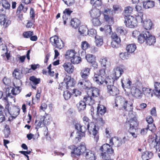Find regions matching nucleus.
<instances>
[{
  "instance_id": "1",
  "label": "nucleus",
  "mask_w": 160,
  "mask_h": 160,
  "mask_svg": "<svg viewBox=\"0 0 160 160\" xmlns=\"http://www.w3.org/2000/svg\"><path fill=\"white\" fill-rule=\"evenodd\" d=\"M83 122V127H82L83 131H86L87 130H88L90 134L92 133V134L94 136V140L97 142L99 139L98 135V128L93 123L91 122L89 118L86 116H84L82 118Z\"/></svg>"
},
{
  "instance_id": "2",
  "label": "nucleus",
  "mask_w": 160,
  "mask_h": 160,
  "mask_svg": "<svg viewBox=\"0 0 160 160\" xmlns=\"http://www.w3.org/2000/svg\"><path fill=\"white\" fill-rule=\"evenodd\" d=\"M116 106H120L121 108L126 111L130 112L132 109V103L128 102L124 97L119 96L116 98Z\"/></svg>"
},
{
  "instance_id": "3",
  "label": "nucleus",
  "mask_w": 160,
  "mask_h": 160,
  "mask_svg": "<svg viewBox=\"0 0 160 160\" xmlns=\"http://www.w3.org/2000/svg\"><path fill=\"white\" fill-rule=\"evenodd\" d=\"M75 83L73 78L68 75H66L64 78L63 81L59 84L58 88L61 90L63 89H67L68 87L73 86Z\"/></svg>"
},
{
  "instance_id": "4",
  "label": "nucleus",
  "mask_w": 160,
  "mask_h": 160,
  "mask_svg": "<svg viewBox=\"0 0 160 160\" xmlns=\"http://www.w3.org/2000/svg\"><path fill=\"white\" fill-rule=\"evenodd\" d=\"M114 80L113 78L109 80L107 86V92L110 95L112 96H116L119 93L118 89L114 86Z\"/></svg>"
},
{
  "instance_id": "5",
  "label": "nucleus",
  "mask_w": 160,
  "mask_h": 160,
  "mask_svg": "<svg viewBox=\"0 0 160 160\" xmlns=\"http://www.w3.org/2000/svg\"><path fill=\"white\" fill-rule=\"evenodd\" d=\"M84 144H85L83 143L78 147L74 145L69 146L68 148L72 150V151L71 152L72 156H74V154L78 156L80 155L81 153L83 154L84 151L86 150V147Z\"/></svg>"
},
{
  "instance_id": "6",
  "label": "nucleus",
  "mask_w": 160,
  "mask_h": 160,
  "mask_svg": "<svg viewBox=\"0 0 160 160\" xmlns=\"http://www.w3.org/2000/svg\"><path fill=\"white\" fill-rule=\"evenodd\" d=\"M50 40L53 46L60 49H62L64 46L63 41L57 36H54L50 38Z\"/></svg>"
},
{
  "instance_id": "7",
  "label": "nucleus",
  "mask_w": 160,
  "mask_h": 160,
  "mask_svg": "<svg viewBox=\"0 0 160 160\" xmlns=\"http://www.w3.org/2000/svg\"><path fill=\"white\" fill-rule=\"evenodd\" d=\"M124 23L125 26L128 28H132L137 25V22L135 18L131 15L126 16L124 17Z\"/></svg>"
},
{
  "instance_id": "8",
  "label": "nucleus",
  "mask_w": 160,
  "mask_h": 160,
  "mask_svg": "<svg viewBox=\"0 0 160 160\" xmlns=\"http://www.w3.org/2000/svg\"><path fill=\"white\" fill-rule=\"evenodd\" d=\"M5 13V10L3 8L0 9V23L4 28H7L11 23L10 20L6 19Z\"/></svg>"
},
{
  "instance_id": "9",
  "label": "nucleus",
  "mask_w": 160,
  "mask_h": 160,
  "mask_svg": "<svg viewBox=\"0 0 160 160\" xmlns=\"http://www.w3.org/2000/svg\"><path fill=\"white\" fill-rule=\"evenodd\" d=\"M125 67L122 65H120L114 68L112 71V75L114 79L117 80L124 72Z\"/></svg>"
},
{
  "instance_id": "10",
  "label": "nucleus",
  "mask_w": 160,
  "mask_h": 160,
  "mask_svg": "<svg viewBox=\"0 0 160 160\" xmlns=\"http://www.w3.org/2000/svg\"><path fill=\"white\" fill-rule=\"evenodd\" d=\"M128 140L126 139V137H124L122 139L115 137L110 140L109 143L112 145H114L117 147L120 146L122 144L124 143Z\"/></svg>"
},
{
  "instance_id": "11",
  "label": "nucleus",
  "mask_w": 160,
  "mask_h": 160,
  "mask_svg": "<svg viewBox=\"0 0 160 160\" xmlns=\"http://www.w3.org/2000/svg\"><path fill=\"white\" fill-rule=\"evenodd\" d=\"M105 77L98 76V72H95L94 76L93 78L94 81L99 85H101L105 83L107 84L109 81H107Z\"/></svg>"
},
{
  "instance_id": "12",
  "label": "nucleus",
  "mask_w": 160,
  "mask_h": 160,
  "mask_svg": "<svg viewBox=\"0 0 160 160\" xmlns=\"http://www.w3.org/2000/svg\"><path fill=\"white\" fill-rule=\"evenodd\" d=\"M83 155L87 160H96V156L95 153L89 149H86Z\"/></svg>"
},
{
  "instance_id": "13",
  "label": "nucleus",
  "mask_w": 160,
  "mask_h": 160,
  "mask_svg": "<svg viewBox=\"0 0 160 160\" xmlns=\"http://www.w3.org/2000/svg\"><path fill=\"white\" fill-rule=\"evenodd\" d=\"M131 92L133 97L138 99H141L143 95L141 90L134 87H133L131 88Z\"/></svg>"
},
{
  "instance_id": "14",
  "label": "nucleus",
  "mask_w": 160,
  "mask_h": 160,
  "mask_svg": "<svg viewBox=\"0 0 160 160\" xmlns=\"http://www.w3.org/2000/svg\"><path fill=\"white\" fill-rule=\"evenodd\" d=\"M145 44L148 45H153L156 42L155 38L148 31Z\"/></svg>"
},
{
  "instance_id": "15",
  "label": "nucleus",
  "mask_w": 160,
  "mask_h": 160,
  "mask_svg": "<svg viewBox=\"0 0 160 160\" xmlns=\"http://www.w3.org/2000/svg\"><path fill=\"white\" fill-rule=\"evenodd\" d=\"M160 133V132L157 133V135H155V137L150 138L149 139V144L151 147L155 148L157 150L158 149V135Z\"/></svg>"
},
{
  "instance_id": "16",
  "label": "nucleus",
  "mask_w": 160,
  "mask_h": 160,
  "mask_svg": "<svg viewBox=\"0 0 160 160\" xmlns=\"http://www.w3.org/2000/svg\"><path fill=\"white\" fill-rule=\"evenodd\" d=\"M90 68L86 67L81 70L80 74L82 78L84 79H87L90 74Z\"/></svg>"
},
{
  "instance_id": "17",
  "label": "nucleus",
  "mask_w": 160,
  "mask_h": 160,
  "mask_svg": "<svg viewBox=\"0 0 160 160\" xmlns=\"http://www.w3.org/2000/svg\"><path fill=\"white\" fill-rule=\"evenodd\" d=\"M18 83L19 84L18 85H16L14 83V86L15 87L11 88H12L11 92L12 94L14 95H16L19 94L21 92V90L20 89V86L21 84V81L18 80Z\"/></svg>"
},
{
  "instance_id": "18",
  "label": "nucleus",
  "mask_w": 160,
  "mask_h": 160,
  "mask_svg": "<svg viewBox=\"0 0 160 160\" xmlns=\"http://www.w3.org/2000/svg\"><path fill=\"white\" fill-rule=\"evenodd\" d=\"M65 70L69 73H72L74 69L73 66L70 62L65 63L63 65Z\"/></svg>"
},
{
  "instance_id": "19",
  "label": "nucleus",
  "mask_w": 160,
  "mask_h": 160,
  "mask_svg": "<svg viewBox=\"0 0 160 160\" xmlns=\"http://www.w3.org/2000/svg\"><path fill=\"white\" fill-rule=\"evenodd\" d=\"M89 13L90 16L93 18H98L101 15L99 10L96 8H92L89 11Z\"/></svg>"
},
{
  "instance_id": "20",
  "label": "nucleus",
  "mask_w": 160,
  "mask_h": 160,
  "mask_svg": "<svg viewBox=\"0 0 160 160\" xmlns=\"http://www.w3.org/2000/svg\"><path fill=\"white\" fill-rule=\"evenodd\" d=\"M100 62L102 67L108 68L111 66V62L107 58H103L100 59Z\"/></svg>"
},
{
  "instance_id": "21",
  "label": "nucleus",
  "mask_w": 160,
  "mask_h": 160,
  "mask_svg": "<svg viewBox=\"0 0 160 160\" xmlns=\"http://www.w3.org/2000/svg\"><path fill=\"white\" fill-rule=\"evenodd\" d=\"M90 90L88 93L89 95H91L93 98L97 97L99 96V91L98 88L94 87Z\"/></svg>"
},
{
  "instance_id": "22",
  "label": "nucleus",
  "mask_w": 160,
  "mask_h": 160,
  "mask_svg": "<svg viewBox=\"0 0 160 160\" xmlns=\"http://www.w3.org/2000/svg\"><path fill=\"white\" fill-rule=\"evenodd\" d=\"M152 25V22L149 19H145L143 22V27L146 30L151 29Z\"/></svg>"
},
{
  "instance_id": "23",
  "label": "nucleus",
  "mask_w": 160,
  "mask_h": 160,
  "mask_svg": "<svg viewBox=\"0 0 160 160\" xmlns=\"http://www.w3.org/2000/svg\"><path fill=\"white\" fill-rule=\"evenodd\" d=\"M77 54V52L75 51V50H70L67 51L66 53L65 54L66 58L71 60L73 57H75V56Z\"/></svg>"
},
{
  "instance_id": "24",
  "label": "nucleus",
  "mask_w": 160,
  "mask_h": 160,
  "mask_svg": "<svg viewBox=\"0 0 160 160\" xmlns=\"http://www.w3.org/2000/svg\"><path fill=\"white\" fill-rule=\"evenodd\" d=\"M148 31L143 32V33L140 34V35L138 38V42L140 43H145L147 33Z\"/></svg>"
},
{
  "instance_id": "25",
  "label": "nucleus",
  "mask_w": 160,
  "mask_h": 160,
  "mask_svg": "<svg viewBox=\"0 0 160 160\" xmlns=\"http://www.w3.org/2000/svg\"><path fill=\"white\" fill-rule=\"evenodd\" d=\"M88 96H85L83 98V101L86 103L91 105L94 104V100L93 98V97L91 95H89L88 93Z\"/></svg>"
},
{
  "instance_id": "26",
  "label": "nucleus",
  "mask_w": 160,
  "mask_h": 160,
  "mask_svg": "<svg viewBox=\"0 0 160 160\" xmlns=\"http://www.w3.org/2000/svg\"><path fill=\"white\" fill-rule=\"evenodd\" d=\"M130 128L133 129L135 127H137L138 125V123L137 122V119L135 117H133L128 121Z\"/></svg>"
},
{
  "instance_id": "27",
  "label": "nucleus",
  "mask_w": 160,
  "mask_h": 160,
  "mask_svg": "<svg viewBox=\"0 0 160 160\" xmlns=\"http://www.w3.org/2000/svg\"><path fill=\"white\" fill-rule=\"evenodd\" d=\"M45 117L43 116H41V117L40 120L37 124V127H42L44 125H47L49 124V122L48 121H46V119H45Z\"/></svg>"
},
{
  "instance_id": "28",
  "label": "nucleus",
  "mask_w": 160,
  "mask_h": 160,
  "mask_svg": "<svg viewBox=\"0 0 160 160\" xmlns=\"http://www.w3.org/2000/svg\"><path fill=\"white\" fill-rule=\"evenodd\" d=\"M122 83L123 88L125 87L127 88H130L132 84V82L128 79H123L122 80Z\"/></svg>"
},
{
  "instance_id": "29",
  "label": "nucleus",
  "mask_w": 160,
  "mask_h": 160,
  "mask_svg": "<svg viewBox=\"0 0 160 160\" xmlns=\"http://www.w3.org/2000/svg\"><path fill=\"white\" fill-rule=\"evenodd\" d=\"M71 63L74 64H77L79 63L82 61L81 58L76 54L75 57H73L70 61Z\"/></svg>"
},
{
  "instance_id": "30",
  "label": "nucleus",
  "mask_w": 160,
  "mask_h": 160,
  "mask_svg": "<svg viewBox=\"0 0 160 160\" xmlns=\"http://www.w3.org/2000/svg\"><path fill=\"white\" fill-rule=\"evenodd\" d=\"M154 93L159 98L160 97V83L155 82L154 83Z\"/></svg>"
},
{
  "instance_id": "31",
  "label": "nucleus",
  "mask_w": 160,
  "mask_h": 160,
  "mask_svg": "<svg viewBox=\"0 0 160 160\" xmlns=\"http://www.w3.org/2000/svg\"><path fill=\"white\" fill-rule=\"evenodd\" d=\"M70 23L72 27L76 28L79 26L80 24V21L78 19L74 18L71 19Z\"/></svg>"
},
{
  "instance_id": "32",
  "label": "nucleus",
  "mask_w": 160,
  "mask_h": 160,
  "mask_svg": "<svg viewBox=\"0 0 160 160\" xmlns=\"http://www.w3.org/2000/svg\"><path fill=\"white\" fill-rule=\"evenodd\" d=\"M153 156V154L151 152H146L143 153L142 158L143 160H148L152 158Z\"/></svg>"
},
{
  "instance_id": "33",
  "label": "nucleus",
  "mask_w": 160,
  "mask_h": 160,
  "mask_svg": "<svg viewBox=\"0 0 160 160\" xmlns=\"http://www.w3.org/2000/svg\"><path fill=\"white\" fill-rule=\"evenodd\" d=\"M97 109L98 113L101 115H103L106 112V108L102 105L98 104Z\"/></svg>"
},
{
  "instance_id": "34",
  "label": "nucleus",
  "mask_w": 160,
  "mask_h": 160,
  "mask_svg": "<svg viewBox=\"0 0 160 160\" xmlns=\"http://www.w3.org/2000/svg\"><path fill=\"white\" fill-rule=\"evenodd\" d=\"M133 8L130 6H127L124 8V15L125 16L130 15L133 11Z\"/></svg>"
},
{
  "instance_id": "35",
  "label": "nucleus",
  "mask_w": 160,
  "mask_h": 160,
  "mask_svg": "<svg viewBox=\"0 0 160 160\" xmlns=\"http://www.w3.org/2000/svg\"><path fill=\"white\" fill-rule=\"evenodd\" d=\"M86 103L84 101H80L77 104V106L78 111L80 112L84 110L86 108Z\"/></svg>"
},
{
  "instance_id": "36",
  "label": "nucleus",
  "mask_w": 160,
  "mask_h": 160,
  "mask_svg": "<svg viewBox=\"0 0 160 160\" xmlns=\"http://www.w3.org/2000/svg\"><path fill=\"white\" fill-rule=\"evenodd\" d=\"M143 7L145 9H148L153 7L154 6V3L153 1L148 0L147 2L143 4Z\"/></svg>"
},
{
  "instance_id": "37",
  "label": "nucleus",
  "mask_w": 160,
  "mask_h": 160,
  "mask_svg": "<svg viewBox=\"0 0 160 160\" xmlns=\"http://www.w3.org/2000/svg\"><path fill=\"white\" fill-rule=\"evenodd\" d=\"M12 75L16 79H20L22 77V73L21 71L17 69H15Z\"/></svg>"
},
{
  "instance_id": "38",
  "label": "nucleus",
  "mask_w": 160,
  "mask_h": 160,
  "mask_svg": "<svg viewBox=\"0 0 160 160\" xmlns=\"http://www.w3.org/2000/svg\"><path fill=\"white\" fill-rule=\"evenodd\" d=\"M142 91L144 94L148 97H152V90L148 88H143Z\"/></svg>"
},
{
  "instance_id": "39",
  "label": "nucleus",
  "mask_w": 160,
  "mask_h": 160,
  "mask_svg": "<svg viewBox=\"0 0 160 160\" xmlns=\"http://www.w3.org/2000/svg\"><path fill=\"white\" fill-rule=\"evenodd\" d=\"M111 13V11L109 9H105L103 12V14L104 16V18L105 20L107 21H108L111 18L109 16V15Z\"/></svg>"
},
{
  "instance_id": "40",
  "label": "nucleus",
  "mask_w": 160,
  "mask_h": 160,
  "mask_svg": "<svg viewBox=\"0 0 160 160\" xmlns=\"http://www.w3.org/2000/svg\"><path fill=\"white\" fill-rule=\"evenodd\" d=\"M78 31L81 34L86 35L87 34L88 28L86 26L82 25L79 27Z\"/></svg>"
},
{
  "instance_id": "41",
  "label": "nucleus",
  "mask_w": 160,
  "mask_h": 160,
  "mask_svg": "<svg viewBox=\"0 0 160 160\" xmlns=\"http://www.w3.org/2000/svg\"><path fill=\"white\" fill-rule=\"evenodd\" d=\"M136 48V45L133 44L128 45L126 47V50L129 53H132L134 52Z\"/></svg>"
},
{
  "instance_id": "42",
  "label": "nucleus",
  "mask_w": 160,
  "mask_h": 160,
  "mask_svg": "<svg viewBox=\"0 0 160 160\" xmlns=\"http://www.w3.org/2000/svg\"><path fill=\"white\" fill-rule=\"evenodd\" d=\"M95 42L97 46L100 47L102 45L103 42L102 37L98 36H96L95 37Z\"/></svg>"
},
{
  "instance_id": "43",
  "label": "nucleus",
  "mask_w": 160,
  "mask_h": 160,
  "mask_svg": "<svg viewBox=\"0 0 160 160\" xmlns=\"http://www.w3.org/2000/svg\"><path fill=\"white\" fill-rule=\"evenodd\" d=\"M9 105H7L5 107V111H7L9 113H10L11 115H16L18 114V109L15 108H13L11 111H9Z\"/></svg>"
},
{
  "instance_id": "44",
  "label": "nucleus",
  "mask_w": 160,
  "mask_h": 160,
  "mask_svg": "<svg viewBox=\"0 0 160 160\" xmlns=\"http://www.w3.org/2000/svg\"><path fill=\"white\" fill-rule=\"evenodd\" d=\"M0 51H2V53H4L6 55L7 58L8 59L9 58V55L7 53V50L6 46L3 44L0 45Z\"/></svg>"
},
{
  "instance_id": "45",
  "label": "nucleus",
  "mask_w": 160,
  "mask_h": 160,
  "mask_svg": "<svg viewBox=\"0 0 160 160\" xmlns=\"http://www.w3.org/2000/svg\"><path fill=\"white\" fill-rule=\"evenodd\" d=\"M143 14L142 12H139L138 13V15L136 16V18H135L136 21L138 22H142L143 21Z\"/></svg>"
},
{
  "instance_id": "46",
  "label": "nucleus",
  "mask_w": 160,
  "mask_h": 160,
  "mask_svg": "<svg viewBox=\"0 0 160 160\" xmlns=\"http://www.w3.org/2000/svg\"><path fill=\"white\" fill-rule=\"evenodd\" d=\"M86 58L87 61L90 63H93L95 60V57L91 54H87L86 56Z\"/></svg>"
},
{
  "instance_id": "47",
  "label": "nucleus",
  "mask_w": 160,
  "mask_h": 160,
  "mask_svg": "<svg viewBox=\"0 0 160 160\" xmlns=\"http://www.w3.org/2000/svg\"><path fill=\"white\" fill-rule=\"evenodd\" d=\"M111 38L112 39V41L117 42L118 43H120L121 39L115 33H112L111 35Z\"/></svg>"
},
{
  "instance_id": "48",
  "label": "nucleus",
  "mask_w": 160,
  "mask_h": 160,
  "mask_svg": "<svg viewBox=\"0 0 160 160\" xmlns=\"http://www.w3.org/2000/svg\"><path fill=\"white\" fill-rule=\"evenodd\" d=\"M85 79L82 78L80 80L78 83V86L81 89H85Z\"/></svg>"
},
{
  "instance_id": "49",
  "label": "nucleus",
  "mask_w": 160,
  "mask_h": 160,
  "mask_svg": "<svg viewBox=\"0 0 160 160\" xmlns=\"http://www.w3.org/2000/svg\"><path fill=\"white\" fill-rule=\"evenodd\" d=\"M30 80L33 83V84L35 85L37 84L40 83V78H37L34 76H32L30 78Z\"/></svg>"
},
{
  "instance_id": "50",
  "label": "nucleus",
  "mask_w": 160,
  "mask_h": 160,
  "mask_svg": "<svg viewBox=\"0 0 160 160\" xmlns=\"http://www.w3.org/2000/svg\"><path fill=\"white\" fill-rule=\"evenodd\" d=\"M92 22L93 24L96 26H99L101 24L98 18H93L92 20Z\"/></svg>"
},
{
  "instance_id": "51",
  "label": "nucleus",
  "mask_w": 160,
  "mask_h": 160,
  "mask_svg": "<svg viewBox=\"0 0 160 160\" xmlns=\"http://www.w3.org/2000/svg\"><path fill=\"white\" fill-rule=\"evenodd\" d=\"M72 94H71L70 92L68 90L64 91L63 94V96L64 99L66 100H68L71 97Z\"/></svg>"
},
{
  "instance_id": "52",
  "label": "nucleus",
  "mask_w": 160,
  "mask_h": 160,
  "mask_svg": "<svg viewBox=\"0 0 160 160\" xmlns=\"http://www.w3.org/2000/svg\"><path fill=\"white\" fill-rule=\"evenodd\" d=\"M117 32L121 35L125 34L126 31L124 28L123 27H118L117 28Z\"/></svg>"
},
{
  "instance_id": "53",
  "label": "nucleus",
  "mask_w": 160,
  "mask_h": 160,
  "mask_svg": "<svg viewBox=\"0 0 160 160\" xmlns=\"http://www.w3.org/2000/svg\"><path fill=\"white\" fill-rule=\"evenodd\" d=\"M85 89L90 90L92 88V84L91 82L87 79H85Z\"/></svg>"
},
{
  "instance_id": "54",
  "label": "nucleus",
  "mask_w": 160,
  "mask_h": 160,
  "mask_svg": "<svg viewBox=\"0 0 160 160\" xmlns=\"http://www.w3.org/2000/svg\"><path fill=\"white\" fill-rule=\"evenodd\" d=\"M90 47V45L86 41H83L82 42L81 47L83 50H85Z\"/></svg>"
},
{
  "instance_id": "55",
  "label": "nucleus",
  "mask_w": 160,
  "mask_h": 160,
  "mask_svg": "<svg viewBox=\"0 0 160 160\" xmlns=\"http://www.w3.org/2000/svg\"><path fill=\"white\" fill-rule=\"evenodd\" d=\"M112 28L110 26L107 25L104 26V32L107 34H110L112 32Z\"/></svg>"
},
{
  "instance_id": "56",
  "label": "nucleus",
  "mask_w": 160,
  "mask_h": 160,
  "mask_svg": "<svg viewBox=\"0 0 160 160\" xmlns=\"http://www.w3.org/2000/svg\"><path fill=\"white\" fill-rule=\"evenodd\" d=\"M63 23L64 25L66 24L67 22H69L70 19V16L69 15H63Z\"/></svg>"
},
{
  "instance_id": "57",
  "label": "nucleus",
  "mask_w": 160,
  "mask_h": 160,
  "mask_svg": "<svg viewBox=\"0 0 160 160\" xmlns=\"http://www.w3.org/2000/svg\"><path fill=\"white\" fill-rule=\"evenodd\" d=\"M33 34V32L28 31L24 32L23 33V35L25 38H29Z\"/></svg>"
},
{
  "instance_id": "58",
  "label": "nucleus",
  "mask_w": 160,
  "mask_h": 160,
  "mask_svg": "<svg viewBox=\"0 0 160 160\" xmlns=\"http://www.w3.org/2000/svg\"><path fill=\"white\" fill-rule=\"evenodd\" d=\"M2 6L5 9H9L10 7V4L6 0L3 1Z\"/></svg>"
},
{
  "instance_id": "59",
  "label": "nucleus",
  "mask_w": 160,
  "mask_h": 160,
  "mask_svg": "<svg viewBox=\"0 0 160 160\" xmlns=\"http://www.w3.org/2000/svg\"><path fill=\"white\" fill-rule=\"evenodd\" d=\"M75 128L78 130L80 131L81 132H84L85 131H83L82 129V127H83V124L81 125L79 123H77L75 125Z\"/></svg>"
},
{
  "instance_id": "60",
  "label": "nucleus",
  "mask_w": 160,
  "mask_h": 160,
  "mask_svg": "<svg viewBox=\"0 0 160 160\" xmlns=\"http://www.w3.org/2000/svg\"><path fill=\"white\" fill-rule=\"evenodd\" d=\"M96 72H98V76H101L106 78L105 69L104 68L101 69L99 70V72L97 71Z\"/></svg>"
},
{
  "instance_id": "61",
  "label": "nucleus",
  "mask_w": 160,
  "mask_h": 160,
  "mask_svg": "<svg viewBox=\"0 0 160 160\" xmlns=\"http://www.w3.org/2000/svg\"><path fill=\"white\" fill-rule=\"evenodd\" d=\"M68 6H71L74 3V0H62Z\"/></svg>"
},
{
  "instance_id": "62",
  "label": "nucleus",
  "mask_w": 160,
  "mask_h": 160,
  "mask_svg": "<svg viewBox=\"0 0 160 160\" xmlns=\"http://www.w3.org/2000/svg\"><path fill=\"white\" fill-rule=\"evenodd\" d=\"M120 58L122 60L127 59L128 58V54L127 52L121 53L120 54Z\"/></svg>"
},
{
  "instance_id": "63",
  "label": "nucleus",
  "mask_w": 160,
  "mask_h": 160,
  "mask_svg": "<svg viewBox=\"0 0 160 160\" xmlns=\"http://www.w3.org/2000/svg\"><path fill=\"white\" fill-rule=\"evenodd\" d=\"M140 32L137 30H135L132 33V36L134 38H136L138 37L140 35Z\"/></svg>"
},
{
  "instance_id": "64",
  "label": "nucleus",
  "mask_w": 160,
  "mask_h": 160,
  "mask_svg": "<svg viewBox=\"0 0 160 160\" xmlns=\"http://www.w3.org/2000/svg\"><path fill=\"white\" fill-rule=\"evenodd\" d=\"M81 93V92L79 90L76 89H73L72 95L74 96L77 97L78 95H80Z\"/></svg>"
}]
</instances>
